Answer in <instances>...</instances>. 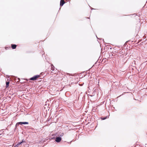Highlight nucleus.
<instances>
[{
    "label": "nucleus",
    "mask_w": 147,
    "mask_h": 147,
    "mask_svg": "<svg viewBox=\"0 0 147 147\" xmlns=\"http://www.w3.org/2000/svg\"><path fill=\"white\" fill-rule=\"evenodd\" d=\"M40 77L39 75H36L32 77L30 79V80H34L36 79L37 78H39Z\"/></svg>",
    "instance_id": "2"
},
{
    "label": "nucleus",
    "mask_w": 147,
    "mask_h": 147,
    "mask_svg": "<svg viewBox=\"0 0 147 147\" xmlns=\"http://www.w3.org/2000/svg\"><path fill=\"white\" fill-rule=\"evenodd\" d=\"M107 118V117H104V118H102V120H105V119L106 118Z\"/></svg>",
    "instance_id": "9"
},
{
    "label": "nucleus",
    "mask_w": 147,
    "mask_h": 147,
    "mask_svg": "<svg viewBox=\"0 0 147 147\" xmlns=\"http://www.w3.org/2000/svg\"><path fill=\"white\" fill-rule=\"evenodd\" d=\"M28 124V123L27 122H19L16 123V126L17 127V125H18L19 124L22 125V124Z\"/></svg>",
    "instance_id": "1"
},
{
    "label": "nucleus",
    "mask_w": 147,
    "mask_h": 147,
    "mask_svg": "<svg viewBox=\"0 0 147 147\" xmlns=\"http://www.w3.org/2000/svg\"><path fill=\"white\" fill-rule=\"evenodd\" d=\"M65 2L64 0H61L60 3V6H62L65 3Z\"/></svg>",
    "instance_id": "4"
},
{
    "label": "nucleus",
    "mask_w": 147,
    "mask_h": 147,
    "mask_svg": "<svg viewBox=\"0 0 147 147\" xmlns=\"http://www.w3.org/2000/svg\"><path fill=\"white\" fill-rule=\"evenodd\" d=\"M61 140V138L60 137H56L55 138V141L57 142H60Z\"/></svg>",
    "instance_id": "3"
},
{
    "label": "nucleus",
    "mask_w": 147,
    "mask_h": 147,
    "mask_svg": "<svg viewBox=\"0 0 147 147\" xmlns=\"http://www.w3.org/2000/svg\"><path fill=\"white\" fill-rule=\"evenodd\" d=\"M11 47L12 49H14L16 48V45L15 44H12L11 45Z\"/></svg>",
    "instance_id": "5"
},
{
    "label": "nucleus",
    "mask_w": 147,
    "mask_h": 147,
    "mask_svg": "<svg viewBox=\"0 0 147 147\" xmlns=\"http://www.w3.org/2000/svg\"><path fill=\"white\" fill-rule=\"evenodd\" d=\"M51 69L52 71H54L55 70L54 67L53 65H51Z\"/></svg>",
    "instance_id": "7"
},
{
    "label": "nucleus",
    "mask_w": 147,
    "mask_h": 147,
    "mask_svg": "<svg viewBox=\"0 0 147 147\" xmlns=\"http://www.w3.org/2000/svg\"><path fill=\"white\" fill-rule=\"evenodd\" d=\"M63 133H62V134L60 135V136H63Z\"/></svg>",
    "instance_id": "10"
},
{
    "label": "nucleus",
    "mask_w": 147,
    "mask_h": 147,
    "mask_svg": "<svg viewBox=\"0 0 147 147\" xmlns=\"http://www.w3.org/2000/svg\"><path fill=\"white\" fill-rule=\"evenodd\" d=\"M9 83V82H6V88H7L8 87Z\"/></svg>",
    "instance_id": "6"
},
{
    "label": "nucleus",
    "mask_w": 147,
    "mask_h": 147,
    "mask_svg": "<svg viewBox=\"0 0 147 147\" xmlns=\"http://www.w3.org/2000/svg\"><path fill=\"white\" fill-rule=\"evenodd\" d=\"M16 146H16H15V147H16V146Z\"/></svg>",
    "instance_id": "12"
},
{
    "label": "nucleus",
    "mask_w": 147,
    "mask_h": 147,
    "mask_svg": "<svg viewBox=\"0 0 147 147\" xmlns=\"http://www.w3.org/2000/svg\"><path fill=\"white\" fill-rule=\"evenodd\" d=\"M22 143V142H19L16 145V146H17L20 144H21Z\"/></svg>",
    "instance_id": "8"
},
{
    "label": "nucleus",
    "mask_w": 147,
    "mask_h": 147,
    "mask_svg": "<svg viewBox=\"0 0 147 147\" xmlns=\"http://www.w3.org/2000/svg\"><path fill=\"white\" fill-rule=\"evenodd\" d=\"M24 140H22V141L21 142H22V143L24 142Z\"/></svg>",
    "instance_id": "11"
}]
</instances>
